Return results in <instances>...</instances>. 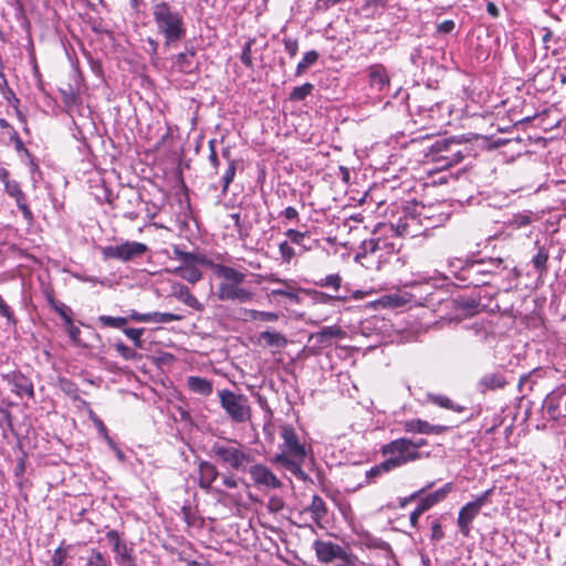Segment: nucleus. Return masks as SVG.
I'll return each mask as SVG.
<instances>
[{
    "label": "nucleus",
    "mask_w": 566,
    "mask_h": 566,
    "mask_svg": "<svg viewBox=\"0 0 566 566\" xmlns=\"http://www.w3.org/2000/svg\"><path fill=\"white\" fill-rule=\"evenodd\" d=\"M69 337L75 345H81L80 334L81 331L76 327L73 322L66 325Z\"/></svg>",
    "instance_id": "50"
},
{
    "label": "nucleus",
    "mask_w": 566,
    "mask_h": 566,
    "mask_svg": "<svg viewBox=\"0 0 566 566\" xmlns=\"http://www.w3.org/2000/svg\"><path fill=\"white\" fill-rule=\"evenodd\" d=\"M271 295L284 296L295 303L300 302L298 290L295 287L294 282L289 285H282L281 287L273 289L271 291Z\"/></svg>",
    "instance_id": "32"
},
{
    "label": "nucleus",
    "mask_w": 566,
    "mask_h": 566,
    "mask_svg": "<svg viewBox=\"0 0 566 566\" xmlns=\"http://www.w3.org/2000/svg\"><path fill=\"white\" fill-rule=\"evenodd\" d=\"M396 244L388 238L373 237L364 240L359 247V251L355 255V260L366 269L376 263L377 269L382 262H386L396 253Z\"/></svg>",
    "instance_id": "6"
},
{
    "label": "nucleus",
    "mask_w": 566,
    "mask_h": 566,
    "mask_svg": "<svg viewBox=\"0 0 566 566\" xmlns=\"http://www.w3.org/2000/svg\"><path fill=\"white\" fill-rule=\"evenodd\" d=\"M422 511H420L418 507H416L411 514H410V524L412 527H417L418 520L422 515Z\"/></svg>",
    "instance_id": "64"
},
{
    "label": "nucleus",
    "mask_w": 566,
    "mask_h": 566,
    "mask_svg": "<svg viewBox=\"0 0 566 566\" xmlns=\"http://www.w3.org/2000/svg\"><path fill=\"white\" fill-rule=\"evenodd\" d=\"M65 559V554L62 552V548L59 547L54 551L52 556V566H63Z\"/></svg>",
    "instance_id": "58"
},
{
    "label": "nucleus",
    "mask_w": 566,
    "mask_h": 566,
    "mask_svg": "<svg viewBox=\"0 0 566 566\" xmlns=\"http://www.w3.org/2000/svg\"><path fill=\"white\" fill-rule=\"evenodd\" d=\"M406 303H407V301L402 296L397 295V294L384 295L375 302V304H378L382 307H392V308L399 307Z\"/></svg>",
    "instance_id": "36"
},
{
    "label": "nucleus",
    "mask_w": 566,
    "mask_h": 566,
    "mask_svg": "<svg viewBox=\"0 0 566 566\" xmlns=\"http://www.w3.org/2000/svg\"><path fill=\"white\" fill-rule=\"evenodd\" d=\"M209 148H210L209 161L212 165V167L214 168V172L217 174V169L219 166V159H218V155H217V151L214 148V140L209 142Z\"/></svg>",
    "instance_id": "54"
},
{
    "label": "nucleus",
    "mask_w": 566,
    "mask_h": 566,
    "mask_svg": "<svg viewBox=\"0 0 566 566\" xmlns=\"http://www.w3.org/2000/svg\"><path fill=\"white\" fill-rule=\"evenodd\" d=\"M182 317L172 313L150 312L146 313V323H169L180 321Z\"/></svg>",
    "instance_id": "33"
},
{
    "label": "nucleus",
    "mask_w": 566,
    "mask_h": 566,
    "mask_svg": "<svg viewBox=\"0 0 566 566\" xmlns=\"http://www.w3.org/2000/svg\"><path fill=\"white\" fill-rule=\"evenodd\" d=\"M368 75L370 85L376 87L378 91H382L386 86L389 85V76L387 71L380 64L371 65L368 69Z\"/></svg>",
    "instance_id": "20"
},
{
    "label": "nucleus",
    "mask_w": 566,
    "mask_h": 566,
    "mask_svg": "<svg viewBox=\"0 0 566 566\" xmlns=\"http://www.w3.org/2000/svg\"><path fill=\"white\" fill-rule=\"evenodd\" d=\"M248 314L250 318L252 319H260L264 322H275L279 319V315L274 312H263V311H256V310H250L248 311Z\"/></svg>",
    "instance_id": "43"
},
{
    "label": "nucleus",
    "mask_w": 566,
    "mask_h": 566,
    "mask_svg": "<svg viewBox=\"0 0 566 566\" xmlns=\"http://www.w3.org/2000/svg\"><path fill=\"white\" fill-rule=\"evenodd\" d=\"M241 481H242L241 479L237 478L232 473L223 474L221 476V485L222 486H216L213 489V493L220 495L222 499H226L235 505H239L242 501V496L240 494L229 493V492H227V490L237 489Z\"/></svg>",
    "instance_id": "14"
},
{
    "label": "nucleus",
    "mask_w": 566,
    "mask_h": 566,
    "mask_svg": "<svg viewBox=\"0 0 566 566\" xmlns=\"http://www.w3.org/2000/svg\"><path fill=\"white\" fill-rule=\"evenodd\" d=\"M199 486L206 491L213 492V482L219 476V471L214 464L208 461H200L198 465Z\"/></svg>",
    "instance_id": "16"
},
{
    "label": "nucleus",
    "mask_w": 566,
    "mask_h": 566,
    "mask_svg": "<svg viewBox=\"0 0 566 566\" xmlns=\"http://www.w3.org/2000/svg\"><path fill=\"white\" fill-rule=\"evenodd\" d=\"M494 489H488L482 494L478 495L473 501L470 503L475 506L479 511L489 502L490 496L493 494Z\"/></svg>",
    "instance_id": "47"
},
{
    "label": "nucleus",
    "mask_w": 566,
    "mask_h": 566,
    "mask_svg": "<svg viewBox=\"0 0 566 566\" xmlns=\"http://www.w3.org/2000/svg\"><path fill=\"white\" fill-rule=\"evenodd\" d=\"M115 348L116 352L126 360H132L137 357V353L133 348L125 345L124 343H116Z\"/></svg>",
    "instance_id": "46"
},
{
    "label": "nucleus",
    "mask_w": 566,
    "mask_h": 566,
    "mask_svg": "<svg viewBox=\"0 0 566 566\" xmlns=\"http://www.w3.org/2000/svg\"><path fill=\"white\" fill-rule=\"evenodd\" d=\"M317 559L323 564H328L335 560L353 562V553L346 552L342 546L333 542L315 541L313 543Z\"/></svg>",
    "instance_id": "10"
},
{
    "label": "nucleus",
    "mask_w": 566,
    "mask_h": 566,
    "mask_svg": "<svg viewBox=\"0 0 566 566\" xmlns=\"http://www.w3.org/2000/svg\"><path fill=\"white\" fill-rule=\"evenodd\" d=\"M187 386L193 394L203 397L210 396L213 391L211 380L199 376H189L187 378Z\"/></svg>",
    "instance_id": "21"
},
{
    "label": "nucleus",
    "mask_w": 566,
    "mask_h": 566,
    "mask_svg": "<svg viewBox=\"0 0 566 566\" xmlns=\"http://www.w3.org/2000/svg\"><path fill=\"white\" fill-rule=\"evenodd\" d=\"M82 560L83 566H112L109 559L97 548H91Z\"/></svg>",
    "instance_id": "30"
},
{
    "label": "nucleus",
    "mask_w": 566,
    "mask_h": 566,
    "mask_svg": "<svg viewBox=\"0 0 566 566\" xmlns=\"http://www.w3.org/2000/svg\"><path fill=\"white\" fill-rule=\"evenodd\" d=\"M444 536L441 524L439 522H433L431 525V538L433 541H440Z\"/></svg>",
    "instance_id": "55"
},
{
    "label": "nucleus",
    "mask_w": 566,
    "mask_h": 566,
    "mask_svg": "<svg viewBox=\"0 0 566 566\" xmlns=\"http://www.w3.org/2000/svg\"><path fill=\"white\" fill-rule=\"evenodd\" d=\"M209 268L219 280L216 292L218 300L239 304L253 300L254 292L242 285L247 277L244 272L220 263H209Z\"/></svg>",
    "instance_id": "1"
},
{
    "label": "nucleus",
    "mask_w": 566,
    "mask_h": 566,
    "mask_svg": "<svg viewBox=\"0 0 566 566\" xmlns=\"http://www.w3.org/2000/svg\"><path fill=\"white\" fill-rule=\"evenodd\" d=\"M98 322L105 327L123 328L127 324L128 318L122 316L113 317L108 315H101L98 317Z\"/></svg>",
    "instance_id": "38"
},
{
    "label": "nucleus",
    "mask_w": 566,
    "mask_h": 566,
    "mask_svg": "<svg viewBox=\"0 0 566 566\" xmlns=\"http://www.w3.org/2000/svg\"><path fill=\"white\" fill-rule=\"evenodd\" d=\"M318 60V53L314 50L306 52L296 66V75L303 74L311 65Z\"/></svg>",
    "instance_id": "35"
},
{
    "label": "nucleus",
    "mask_w": 566,
    "mask_h": 566,
    "mask_svg": "<svg viewBox=\"0 0 566 566\" xmlns=\"http://www.w3.org/2000/svg\"><path fill=\"white\" fill-rule=\"evenodd\" d=\"M105 536L112 545L117 566H137L133 556V548L128 547L116 530L107 531Z\"/></svg>",
    "instance_id": "11"
},
{
    "label": "nucleus",
    "mask_w": 566,
    "mask_h": 566,
    "mask_svg": "<svg viewBox=\"0 0 566 566\" xmlns=\"http://www.w3.org/2000/svg\"><path fill=\"white\" fill-rule=\"evenodd\" d=\"M283 505H284L283 500L277 496H272L268 503V507L272 512L281 511L283 509Z\"/></svg>",
    "instance_id": "56"
},
{
    "label": "nucleus",
    "mask_w": 566,
    "mask_h": 566,
    "mask_svg": "<svg viewBox=\"0 0 566 566\" xmlns=\"http://www.w3.org/2000/svg\"><path fill=\"white\" fill-rule=\"evenodd\" d=\"M281 436L283 439V450L275 455L274 462L282 464L295 476L305 480L306 474L302 470V463L306 458L304 444L298 441L297 434L292 426H283L281 428Z\"/></svg>",
    "instance_id": "3"
},
{
    "label": "nucleus",
    "mask_w": 566,
    "mask_h": 566,
    "mask_svg": "<svg viewBox=\"0 0 566 566\" xmlns=\"http://www.w3.org/2000/svg\"><path fill=\"white\" fill-rule=\"evenodd\" d=\"M279 253L280 260L284 264L291 263L292 259L296 255L295 249L291 245V243L285 240L279 244Z\"/></svg>",
    "instance_id": "37"
},
{
    "label": "nucleus",
    "mask_w": 566,
    "mask_h": 566,
    "mask_svg": "<svg viewBox=\"0 0 566 566\" xmlns=\"http://www.w3.org/2000/svg\"><path fill=\"white\" fill-rule=\"evenodd\" d=\"M285 51L290 54L291 57L295 56L298 50V43L295 39H285L284 40Z\"/></svg>",
    "instance_id": "53"
},
{
    "label": "nucleus",
    "mask_w": 566,
    "mask_h": 566,
    "mask_svg": "<svg viewBox=\"0 0 566 566\" xmlns=\"http://www.w3.org/2000/svg\"><path fill=\"white\" fill-rule=\"evenodd\" d=\"M2 379L11 387L19 398L28 397L32 399L34 397V389L32 381L20 371H10L2 375Z\"/></svg>",
    "instance_id": "13"
},
{
    "label": "nucleus",
    "mask_w": 566,
    "mask_h": 566,
    "mask_svg": "<svg viewBox=\"0 0 566 566\" xmlns=\"http://www.w3.org/2000/svg\"><path fill=\"white\" fill-rule=\"evenodd\" d=\"M360 538H361V544L365 547L380 549V551L386 553V556L388 558H391L394 556V552L391 549V546L387 542H385V541H382L380 538L374 537V536H371L369 534H365Z\"/></svg>",
    "instance_id": "29"
},
{
    "label": "nucleus",
    "mask_w": 566,
    "mask_h": 566,
    "mask_svg": "<svg viewBox=\"0 0 566 566\" xmlns=\"http://www.w3.org/2000/svg\"><path fill=\"white\" fill-rule=\"evenodd\" d=\"M153 17L157 31L165 38V45L184 38L186 30L182 15L166 1H157L153 4Z\"/></svg>",
    "instance_id": "4"
},
{
    "label": "nucleus",
    "mask_w": 566,
    "mask_h": 566,
    "mask_svg": "<svg viewBox=\"0 0 566 566\" xmlns=\"http://www.w3.org/2000/svg\"><path fill=\"white\" fill-rule=\"evenodd\" d=\"M455 27L452 20H446L438 25V31L444 34L451 33Z\"/></svg>",
    "instance_id": "59"
},
{
    "label": "nucleus",
    "mask_w": 566,
    "mask_h": 566,
    "mask_svg": "<svg viewBox=\"0 0 566 566\" xmlns=\"http://www.w3.org/2000/svg\"><path fill=\"white\" fill-rule=\"evenodd\" d=\"M247 472L259 488L280 489L282 486L280 479L263 464L249 465Z\"/></svg>",
    "instance_id": "12"
},
{
    "label": "nucleus",
    "mask_w": 566,
    "mask_h": 566,
    "mask_svg": "<svg viewBox=\"0 0 566 566\" xmlns=\"http://www.w3.org/2000/svg\"><path fill=\"white\" fill-rule=\"evenodd\" d=\"M436 503L433 502L432 497L428 494L420 500L417 507L422 511V513L427 512L429 509H431Z\"/></svg>",
    "instance_id": "57"
},
{
    "label": "nucleus",
    "mask_w": 566,
    "mask_h": 566,
    "mask_svg": "<svg viewBox=\"0 0 566 566\" xmlns=\"http://www.w3.org/2000/svg\"><path fill=\"white\" fill-rule=\"evenodd\" d=\"M172 273L180 276L181 279L186 280L187 282H189L191 284L197 283L202 277V273L196 266V264L179 265L172 270Z\"/></svg>",
    "instance_id": "27"
},
{
    "label": "nucleus",
    "mask_w": 566,
    "mask_h": 566,
    "mask_svg": "<svg viewBox=\"0 0 566 566\" xmlns=\"http://www.w3.org/2000/svg\"><path fill=\"white\" fill-rule=\"evenodd\" d=\"M451 490H452V484L447 483L444 486L440 488L439 490L434 491L433 493H430L429 495L432 497L433 502L437 504L440 501L444 500Z\"/></svg>",
    "instance_id": "49"
},
{
    "label": "nucleus",
    "mask_w": 566,
    "mask_h": 566,
    "mask_svg": "<svg viewBox=\"0 0 566 566\" xmlns=\"http://www.w3.org/2000/svg\"><path fill=\"white\" fill-rule=\"evenodd\" d=\"M429 400L441 408L453 410L455 412H463L465 409L464 407L454 403L450 398L443 395H429Z\"/></svg>",
    "instance_id": "31"
},
{
    "label": "nucleus",
    "mask_w": 566,
    "mask_h": 566,
    "mask_svg": "<svg viewBox=\"0 0 566 566\" xmlns=\"http://www.w3.org/2000/svg\"><path fill=\"white\" fill-rule=\"evenodd\" d=\"M148 248L145 243L136 241H125L117 245H108L103 248L104 259H116L127 262L144 255Z\"/></svg>",
    "instance_id": "9"
},
{
    "label": "nucleus",
    "mask_w": 566,
    "mask_h": 566,
    "mask_svg": "<svg viewBox=\"0 0 566 566\" xmlns=\"http://www.w3.org/2000/svg\"><path fill=\"white\" fill-rule=\"evenodd\" d=\"M458 146L457 143L453 140H438L433 145V149L437 153H447L442 156V159L446 160L444 166H452L454 164H458L462 160L463 156L460 150H453L452 147Z\"/></svg>",
    "instance_id": "17"
},
{
    "label": "nucleus",
    "mask_w": 566,
    "mask_h": 566,
    "mask_svg": "<svg viewBox=\"0 0 566 566\" xmlns=\"http://www.w3.org/2000/svg\"><path fill=\"white\" fill-rule=\"evenodd\" d=\"M284 234L286 235V238L289 239V242L290 243H293V244H297V245H302L303 244V241L304 239L306 238L307 233L306 232H301L298 230H295V229H287Z\"/></svg>",
    "instance_id": "45"
},
{
    "label": "nucleus",
    "mask_w": 566,
    "mask_h": 566,
    "mask_svg": "<svg viewBox=\"0 0 566 566\" xmlns=\"http://www.w3.org/2000/svg\"><path fill=\"white\" fill-rule=\"evenodd\" d=\"M446 219L444 216L434 214L432 209L421 206L399 218L395 231L401 237L409 238L427 235L429 230L440 227Z\"/></svg>",
    "instance_id": "2"
},
{
    "label": "nucleus",
    "mask_w": 566,
    "mask_h": 566,
    "mask_svg": "<svg viewBox=\"0 0 566 566\" xmlns=\"http://www.w3.org/2000/svg\"><path fill=\"white\" fill-rule=\"evenodd\" d=\"M532 214L533 213L531 211L515 213L513 214L509 223L514 228H522L528 226L532 222Z\"/></svg>",
    "instance_id": "40"
},
{
    "label": "nucleus",
    "mask_w": 566,
    "mask_h": 566,
    "mask_svg": "<svg viewBox=\"0 0 566 566\" xmlns=\"http://www.w3.org/2000/svg\"><path fill=\"white\" fill-rule=\"evenodd\" d=\"M127 318L130 321H134V322H138V323H146V313L142 314L135 310H132V311H129V315Z\"/></svg>",
    "instance_id": "61"
},
{
    "label": "nucleus",
    "mask_w": 566,
    "mask_h": 566,
    "mask_svg": "<svg viewBox=\"0 0 566 566\" xmlns=\"http://www.w3.org/2000/svg\"><path fill=\"white\" fill-rule=\"evenodd\" d=\"M342 279L338 274H329L321 282V286H331L335 291H338L340 287Z\"/></svg>",
    "instance_id": "48"
},
{
    "label": "nucleus",
    "mask_w": 566,
    "mask_h": 566,
    "mask_svg": "<svg viewBox=\"0 0 566 566\" xmlns=\"http://www.w3.org/2000/svg\"><path fill=\"white\" fill-rule=\"evenodd\" d=\"M559 397L560 396H557L555 392H552L545 399V407H546L547 413L554 419H557V417H558L557 416L558 405H559L558 400H562Z\"/></svg>",
    "instance_id": "41"
},
{
    "label": "nucleus",
    "mask_w": 566,
    "mask_h": 566,
    "mask_svg": "<svg viewBox=\"0 0 566 566\" xmlns=\"http://www.w3.org/2000/svg\"><path fill=\"white\" fill-rule=\"evenodd\" d=\"M123 332L134 343L135 347L140 348L143 346L144 328H124Z\"/></svg>",
    "instance_id": "44"
},
{
    "label": "nucleus",
    "mask_w": 566,
    "mask_h": 566,
    "mask_svg": "<svg viewBox=\"0 0 566 566\" xmlns=\"http://www.w3.org/2000/svg\"><path fill=\"white\" fill-rule=\"evenodd\" d=\"M305 512L311 514L314 523L319 524L327 513V509L323 499L318 495H313L311 504L305 509Z\"/></svg>",
    "instance_id": "25"
},
{
    "label": "nucleus",
    "mask_w": 566,
    "mask_h": 566,
    "mask_svg": "<svg viewBox=\"0 0 566 566\" xmlns=\"http://www.w3.org/2000/svg\"><path fill=\"white\" fill-rule=\"evenodd\" d=\"M505 385L506 380L504 376L499 373L486 374L479 380V388L481 391L500 389Z\"/></svg>",
    "instance_id": "24"
},
{
    "label": "nucleus",
    "mask_w": 566,
    "mask_h": 566,
    "mask_svg": "<svg viewBox=\"0 0 566 566\" xmlns=\"http://www.w3.org/2000/svg\"><path fill=\"white\" fill-rule=\"evenodd\" d=\"M174 253L176 258L179 261H181V265L202 264L209 266V263H214L213 261L207 259L206 256L193 254L190 252H185L181 251L179 248H175Z\"/></svg>",
    "instance_id": "26"
},
{
    "label": "nucleus",
    "mask_w": 566,
    "mask_h": 566,
    "mask_svg": "<svg viewBox=\"0 0 566 566\" xmlns=\"http://www.w3.org/2000/svg\"><path fill=\"white\" fill-rule=\"evenodd\" d=\"M479 512L470 502L460 510L457 523L462 535L469 536L470 525Z\"/></svg>",
    "instance_id": "19"
},
{
    "label": "nucleus",
    "mask_w": 566,
    "mask_h": 566,
    "mask_svg": "<svg viewBox=\"0 0 566 566\" xmlns=\"http://www.w3.org/2000/svg\"><path fill=\"white\" fill-rule=\"evenodd\" d=\"M56 311L59 312L60 316L63 318L65 325L72 323V317L69 315V308L64 305L61 307H56Z\"/></svg>",
    "instance_id": "63"
},
{
    "label": "nucleus",
    "mask_w": 566,
    "mask_h": 566,
    "mask_svg": "<svg viewBox=\"0 0 566 566\" xmlns=\"http://www.w3.org/2000/svg\"><path fill=\"white\" fill-rule=\"evenodd\" d=\"M391 470H392L391 468L382 467V462H381V463H379L378 465L373 467V468L367 472V475H368V476H377V475H379L381 472H389V471H391Z\"/></svg>",
    "instance_id": "60"
},
{
    "label": "nucleus",
    "mask_w": 566,
    "mask_h": 566,
    "mask_svg": "<svg viewBox=\"0 0 566 566\" xmlns=\"http://www.w3.org/2000/svg\"><path fill=\"white\" fill-rule=\"evenodd\" d=\"M547 261H548V252L544 248H539L537 253L532 259V263H533L534 268L539 272H543L546 270Z\"/></svg>",
    "instance_id": "42"
},
{
    "label": "nucleus",
    "mask_w": 566,
    "mask_h": 566,
    "mask_svg": "<svg viewBox=\"0 0 566 566\" xmlns=\"http://www.w3.org/2000/svg\"><path fill=\"white\" fill-rule=\"evenodd\" d=\"M381 453L385 457L382 467L391 468L392 470L420 460L423 457L422 452L415 451L412 440L408 438L390 441L381 448Z\"/></svg>",
    "instance_id": "7"
},
{
    "label": "nucleus",
    "mask_w": 566,
    "mask_h": 566,
    "mask_svg": "<svg viewBox=\"0 0 566 566\" xmlns=\"http://www.w3.org/2000/svg\"><path fill=\"white\" fill-rule=\"evenodd\" d=\"M175 295L184 302L187 306L196 310V311H202L203 306L202 304L197 300L195 295H192L189 291V289L185 285H178L175 287Z\"/></svg>",
    "instance_id": "28"
},
{
    "label": "nucleus",
    "mask_w": 566,
    "mask_h": 566,
    "mask_svg": "<svg viewBox=\"0 0 566 566\" xmlns=\"http://www.w3.org/2000/svg\"><path fill=\"white\" fill-rule=\"evenodd\" d=\"M259 342H262L263 346L276 349H283L287 345V338L283 334L270 331L260 333Z\"/></svg>",
    "instance_id": "23"
},
{
    "label": "nucleus",
    "mask_w": 566,
    "mask_h": 566,
    "mask_svg": "<svg viewBox=\"0 0 566 566\" xmlns=\"http://www.w3.org/2000/svg\"><path fill=\"white\" fill-rule=\"evenodd\" d=\"M313 88H314V86L311 83H305L301 86H296L292 90V92L290 94V99L291 101H302L312 93Z\"/></svg>",
    "instance_id": "39"
},
{
    "label": "nucleus",
    "mask_w": 566,
    "mask_h": 566,
    "mask_svg": "<svg viewBox=\"0 0 566 566\" xmlns=\"http://www.w3.org/2000/svg\"><path fill=\"white\" fill-rule=\"evenodd\" d=\"M403 430L410 433L440 434L448 428L441 424H431L421 419H411L402 423Z\"/></svg>",
    "instance_id": "15"
},
{
    "label": "nucleus",
    "mask_w": 566,
    "mask_h": 566,
    "mask_svg": "<svg viewBox=\"0 0 566 566\" xmlns=\"http://www.w3.org/2000/svg\"><path fill=\"white\" fill-rule=\"evenodd\" d=\"M344 336L343 329L337 326H325L321 331L311 335V339H314L318 345L324 346L329 344L333 338H342Z\"/></svg>",
    "instance_id": "22"
},
{
    "label": "nucleus",
    "mask_w": 566,
    "mask_h": 566,
    "mask_svg": "<svg viewBox=\"0 0 566 566\" xmlns=\"http://www.w3.org/2000/svg\"><path fill=\"white\" fill-rule=\"evenodd\" d=\"M282 216L286 218L287 220H296L298 219V212L294 207H287L282 212Z\"/></svg>",
    "instance_id": "62"
},
{
    "label": "nucleus",
    "mask_w": 566,
    "mask_h": 566,
    "mask_svg": "<svg viewBox=\"0 0 566 566\" xmlns=\"http://www.w3.org/2000/svg\"><path fill=\"white\" fill-rule=\"evenodd\" d=\"M211 454L223 465L239 472H247L253 457L237 441H217L211 446Z\"/></svg>",
    "instance_id": "5"
},
{
    "label": "nucleus",
    "mask_w": 566,
    "mask_h": 566,
    "mask_svg": "<svg viewBox=\"0 0 566 566\" xmlns=\"http://www.w3.org/2000/svg\"><path fill=\"white\" fill-rule=\"evenodd\" d=\"M220 403L230 418L235 422H245L251 417L248 398L230 390L219 391Z\"/></svg>",
    "instance_id": "8"
},
{
    "label": "nucleus",
    "mask_w": 566,
    "mask_h": 566,
    "mask_svg": "<svg viewBox=\"0 0 566 566\" xmlns=\"http://www.w3.org/2000/svg\"><path fill=\"white\" fill-rule=\"evenodd\" d=\"M4 189L10 197L15 199L17 206L22 211L24 218L28 220L32 219V212L27 205L25 196L20 185L14 180H9L4 184Z\"/></svg>",
    "instance_id": "18"
},
{
    "label": "nucleus",
    "mask_w": 566,
    "mask_h": 566,
    "mask_svg": "<svg viewBox=\"0 0 566 566\" xmlns=\"http://www.w3.org/2000/svg\"><path fill=\"white\" fill-rule=\"evenodd\" d=\"M0 314L2 316H4L8 322L14 324L15 323V319H14V316H13V312L11 311V308L7 305V303L2 300V297L0 296Z\"/></svg>",
    "instance_id": "52"
},
{
    "label": "nucleus",
    "mask_w": 566,
    "mask_h": 566,
    "mask_svg": "<svg viewBox=\"0 0 566 566\" xmlns=\"http://www.w3.org/2000/svg\"><path fill=\"white\" fill-rule=\"evenodd\" d=\"M238 161L237 160H229V164L227 165V169L222 176V195H226L228 192L229 186L233 181L237 172Z\"/></svg>",
    "instance_id": "34"
},
{
    "label": "nucleus",
    "mask_w": 566,
    "mask_h": 566,
    "mask_svg": "<svg viewBox=\"0 0 566 566\" xmlns=\"http://www.w3.org/2000/svg\"><path fill=\"white\" fill-rule=\"evenodd\" d=\"M251 46H252V40L248 41L243 48V51H242V54H241V62L247 65V66H251L252 65V60H251Z\"/></svg>",
    "instance_id": "51"
}]
</instances>
